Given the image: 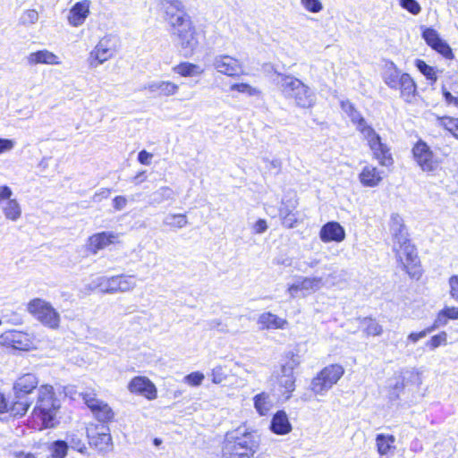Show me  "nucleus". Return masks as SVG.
<instances>
[{
  "mask_svg": "<svg viewBox=\"0 0 458 458\" xmlns=\"http://www.w3.org/2000/svg\"><path fill=\"white\" fill-rule=\"evenodd\" d=\"M273 406V402L267 393L262 392L254 397V407L261 416L267 414Z\"/></svg>",
  "mask_w": 458,
  "mask_h": 458,
  "instance_id": "obj_35",
  "label": "nucleus"
},
{
  "mask_svg": "<svg viewBox=\"0 0 458 458\" xmlns=\"http://www.w3.org/2000/svg\"><path fill=\"white\" fill-rule=\"evenodd\" d=\"M437 124L453 133H458V118L444 116L437 117Z\"/></svg>",
  "mask_w": 458,
  "mask_h": 458,
  "instance_id": "obj_41",
  "label": "nucleus"
},
{
  "mask_svg": "<svg viewBox=\"0 0 458 458\" xmlns=\"http://www.w3.org/2000/svg\"><path fill=\"white\" fill-rule=\"evenodd\" d=\"M89 444L102 452H106L112 447V437L109 428L102 427L101 431H98L95 435H89Z\"/></svg>",
  "mask_w": 458,
  "mask_h": 458,
  "instance_id": "obj_24",
  "label": "nucleus"
},
{
  "mask_svg": "<svg viewBox=\"0 0 458 458\" xmlns=\"http://www.w3.org/2000/svg\"><path fill=\"white\" fill-rule=\"evenodd\" d=\"M267 229V224L265 219H259L252 226L254 233H263Z\"/></svg>",
  "mask_w": 458,
  "mask_h": 458,
  "instance_id": "obj_62",
  "label": "nucleus"
},
{
  "mask_svg": "<svg viewBox=\"0 0 458 458\" xmlns=\"http://www.w3.org/2000/svg\"><path fill=\"white\" fill-rule=\"evenodd\" d=\"M60 408L58 399L55 397L54 388L50 385H42L38 389V398L33 409V416L41 420L45 428L54 427L56 412Z\"/></svg>",
  "mask_w": 458,
  "mask_h": 458,
  "instance_id": "obj_5",
  "label": "nucleus"
},
{
  "mask_svg": "<svg viewBox=\"0 0 458 458\" xmlns=\"http://www.w3.org/2000/svg\"><path fill=\"white\" fill-rule=\"evenodd\" d=\"M300 357L298 355L292 354L288 360L282 365L281 372L293 374L294 369L300 365Z\"/></svg>",
  "mask_w": 458,
  "mask_h": 458,
  "instance_id": "obj_46",
  "label": "nucleus"
},
{
  "mask_svg": "<svg viewBox=\"0 0 458 458\" xmlns=\"http://www.w3.org/2000/svg\"><path fill=\"white\" fill-rule=\"evenodd\" d=\"M82 398L98 421L107 422L113 420L114 411L106 403L97 399L95 395L90 394H84Z\"/></svg>",
  "mask_w": 458,
  "mask_h": 458,
  "instance_id": "obj_13",
  "label": "nucleus"
},
{
  "mask_svg": "<svg viewBox=\"0 0 458 458\" xmlns=\"http://www.w3.org/2000/svg\"><path fill=\"white\" fill-rule=\"evenodd\" d=\"M398 89L401 98L407 103H411L416 96L417 87L414 81L408 73H404L401 79Z\"/></svg>",
  "mask_w": 458,
  "mask_h": 458,
  "instance_id": "obj_29",
  "label": "nucleus"
},
{
  "mask_svg": "<svg viewBox=\"0 0 458 458\" xmlns=\"http://www.w3.org/2000/svg\"><path fill=\"white\" fill-rule=\"evenodd\" d=\"M450 296L453 299H458V275L452 276L449 278Z\"/></svg>",
  "mask_w": 458,
  "mask_h": 458,
  "instance_id": "obj_55",
  "label": "nucleus"
},
{
  "mask_svg": "<svg viewBox=\"0 0 458 458\" xmlns=\"http://www.w3.org/2000/svg\"><path fill=\"white\" fill-rule=\"evenodd\" d=\"M118 239V234L113 232H102L91 235L88 240V249L90 252L96 254L98 250H103Z\"/></svg>",
  "mask_w": 458,
  "mask_h": 458,
  "instance_id": "obj_20",
  "label": "nucleus"
},
{
  "mask_svg": "<svg viewBox=\"0 0 458 458\" xmlns=\"http://www.w3.org/2000/svg\"><path fill=\"white\" fill-rule=\"evenodd\" d=\"M163 224L172 228L181 229L187 225L188 219L184 214H168L164 218Z\"/></svg>",
  "mask_w": 458,
  "mask_h": 458,
  "instance_id": "obj_38",
  "label": "nucleus"
},
{
  "mask_svg": "<svg viewBox=\"0 0 458 458\" xmlns=\"http://www.w3.org/2000/svg\"><path fill=\"white\" fill-rule=\"evenodd\" d=\"M140 90H147L157 97H171L179 90V86L169 81H152L144 84Z\"/></svg>",
  "mask_w": 458,
  "mask_h": 458,
  "instance_id": "obj_17",
  "label": "nucleus"
},
{
  "mask_svg": "<svg viewBox=\"0 0 458 458\" xmlns=\"http://www.w3.org/2000/svg\"><path fill=\"white\" fill-rule=\"evenodd\" d=\"M175 193L174 190L168 186H162L155 191L149 199V205L156 206L165 201H174Z\"/></svg>",
  "mask_w": 458,
  "mask_h": 458,
  "instance_id": "obj_33",
  "label": "nucleus"
},
{
  "mask_svg": "<svg viewBox=\"0 0 458 458\" xmlns=\"http://www.w3.org/2000/svg\"><path fill=\"white\" fill-rule=\"evenodd\" d=\"M429 333H431V332H430V329H428V327L419 333H411L408 335V341H411V343L415 344L419 340L424 338Z\"/></svg>",
  "mask_w": 458,
  "mask_h": 458,
  "instance_id": "obj_61",
  "label": "nucleus"
},
{
  "mask_svg": "<svg viewBox=\"0 0 458 458\" xmlns=\"http://www.w3.org/2000/svg\"><path fill=\"white\" fill-rule=\"evenodd\" d=\"M167 21L172 29L176 47L188 57L193 55L199 46L195 27L191 17L185 13L182 3L179 0H162Z\"/></svg>",
  "mask_w": 458,
  "mask_h": 458,
  "instance_id": "obj_1",
  "label": "nucleus"
},
{
  "mask_svg": "<svg viewBox=\"0 0 458 458\" xmlns=\"http://www.w3.org/2000/svg\"><path fill=\"white\" fill-rule=\"evenodd\" d=\"M128 390L133 394L144 396L148 400L157 398L155 385L146 377H134L128 384Z\"/></svg>",
  "mask_w": 458,
  "mask_h": 458,
  "instance_id": "obj_14",
  "label": "nucleus"
},
{
  "mask_svg": "<svg viewBox=\"0 0 458 458\" xmlns=\"http://www.w3.org/2000/svg\"><path fill=\"white\" fill-rule=\"evenodd\" d=\"M153 155L146 150H141L138 154V161L142 164L148 165H150V160L152 158Z\"/></svg>",
  "mask_w": 458,
  "mask_h": 458,
  "instance_id": "obj_63",
  "label": "nucleus"
},
{
  "mask_svg": "<svg viewBox=\"0 0 458 458\" xmlns=\"http://www.w3.org/2000/svg\"><path fill=\"white\" fill-rule=\"evenodd\" d=\"M286 98L293 99L296 106L310 108L316 102L314 92L301 80L282 73H277L275 80Z\"/></svg>",
  "mask_w": 458,
  "mask_h": 458,
  "instance_id": "obj_4",
  "label": "nucleus"
},
{
  "mask_svg": "<svg viewBox=\"0 0 458 458\" xmlns=\"http://www.w3.org/2000/svg\"><path fill=\"white\" fill-rule=\"evenodd\" d=\"M443 96L448 105L458 106V98L454 97L446 89L443 88Z\"/></svg>",
  "mask_w": 458,
  "mask_h": 458,
  "instance_id": "obj_64",
  "label": "nucleus"
},
{
  "mask_svg": "<svg viewBox=\"0 0 458 458\" xmlns=\"http://www.w3.org/2000/svg\"><path fill=\"white\" fill-rule=\"evenodd\" d=\"M230 91H236L248 97H259L261 94V91L258 88L244 82L232 84L230 86Z\"/></svg>",
  "mask_w": 458,
  "mask_h": 458,
  "instance_id": "obj_39",
  "label": "nucleus"
},
{
  "mask_svg": "<svg viewBox=\"0 0 458 458\" xmlns=\"http://www.w3.org/2000/svg\"><path fill=\"white\" fill-rule=\"evenodd\" d=\"M38 20V13L34 9L24 11L20 17V23L25 26L34 24Z\"/></svg>",
  "mask_w": 458,
  "mask_h": 458,
  "instance_id": "obj_44",
  "label": "nucleus"
},
{
  "mask_svg": "<svg viewBox=\"0 0 458 458\" xmlns=\"http://www.w3.org/2000/svg\"><path fill=\"white\" fill-rule=\"evenodd\" d=\"M15 142L13 140L0 138V154L12 150Z\"/></svg>",
  "mask_w": 458,
  "mask_h": 458,
  "instance_id": "obj_59",
  "label": "nucleus"
},
{
  "mask_svg": "<svg viewBox=\"0 0 458 458\" xmlns=\"http://www.w3.org/2000/svg\"><path fill=\"white\" fill-rule=\"evenodd\" d=\"M389 230L392 235L393 250L397 261L411 277L419 276L418 265L420 260L415 248L409 239L403 219L400 215H391Z\"/></svg>",
  "mask_w": 458,
  "mask_h": 458,
  "instance_id": "obj_2",
  "label": "nucleus"
},
{
  "mask_svg": "<svg viewBox=\"0 0 458 458\" xmlns=\"http://www.w3.org/2000/svg\"><path fill=\"white\" fill-rule=\"evenodd\" d=\"M257 431L239 427L226 433L222 447L223 458H252L259 447Z\"/></svg>",
  "mask_w": 458,
  "mask_h": 458,
  "instance_id": "obj_3",
  "label": "nucleus"
},
{
  "mask_svg": "<svg viewBox=\"0 0 458 458\" xmlns=\"http://www.w3.org/2000/svg\"><path fill=\"white\" fill-rule=\"evenodd\" d=\"M127 205V199L124 196H116L113 199V208L117 210H123Z\"/></svg>",
  "mask_w": 458,
  "mask_h": 458,
  "instance_id": "obj_60",
  "label": "nucleus"
},
{
  "mask_svg": "<svg viewBox=\"0 0 458 458\" xmlns=\"http://www.w3.org/2000/svg\"><path fill=\"white\" fill-rule=\"evenodd\" d=\"M412 155L420 168L428 174H434L438 170L442 160L432 151L429 146L420 140L412 148Z\"/></svg>",
  "mask_w": 458,
  "mask_h": 458,
  "instance_id": "obj_9",
  "label": "nucleus"
},
{
  "mask_svg": "<svg viewBox=\"0 0 458 458\" xmlns=\"http://www.w3.org/2000/svg\"><path fill=\"white\" fill-rule=\"evenodd\" d=\"M13 196V191L9 186L4 185L0 186V204L13 199L11 197Z\"/></svg>",
  "mask_w": 458,
  "mask_h": 458,
  "instance_id": "obj_57",
  "label": "nucleus"
},
{
  "mask_svg": "<svg viewBox=\"0 0 458 458\" xmlns=\"http://www.w3.org/2000/svg\"><path fill=\"white\" fill-rule=\"evenodd\" d=\"M344 373L339 364L325 367L311 381L310 390L317 395H325Z\"/></svg>",
  "mask_w": 458,
  "mask_h": 458,
  "instance_id": "obj_8",
  "label": "nucleus"
},
{
  "mask_svg": "<svg viewBox=\"0 0 458 458\" xmlns=\"http://www.w3.org/2000/svg\"><path fill=\"white\" fill-rule=\"evenodd\" d=\"M173 72L182 77H197L204 73V69L199 64L182 62L174 66Z\"/></svg>",
  "mask_w": 458,
  "mask_h": 458,
  "instance_id": "obj_32",
  "label": "nucleus"
},
{
  "mask_svg": "<svg viewBox=\"0 0 458 458\" xmlns=\"http://www.w3.org/2000/svg\"><path fill=\"white\" fill-rule=\"evenodd\" d=\"M89 7L90 2L88 0L76 3L69 11V24L72 27L82 25L89 14Z\"/></svg>",
  "mask_w": 458,
  "mask_h": 458,
  "instance_id": "obj_21",
  "label": "nucleus"
},
{
  "mask_svg": "<svg viewBox=\"0 0 458 458\" xmlns=\"http://www.w3.org/2000/svg\"><path fill=\"white\" fill-rule=\"evenodd\" d=\"M447 344V334L445 332H441L438 335H436L430 338V340L426 344L431 350H435L440 345H445Z\"/></svg>",
  "mask_w": 458,
  "mask_h": 458,
  "instance_id": "obj_48",
  "label": "nucleus"
},
{
  "mask_svg": "<svg viewBox=\"0 0 458 458\" xmlns=\"http://www.w3.org/2000/svg\"><path fill=\"white\" fill-rule=\"evenodd\" d=\"M301 5L310 13H318L323 9L320 0H301Z\"/></svg>",
  "mask_w": 458,
  "mask_h": 458,
  "instance_id": "obj_51",
  "label": "nucleus"
},
{
  "mask_svg": "<svg viewBox=\"0 0 458 458\" xmlns=\"http://www.w3.org/2000/svg\"><path fill=\"white\" fill-rule=\"evenodd\" d=\"M395 437L393 435L378 434L376 437V445L381 458H388L395 449Z\"/></svg>",
  "mask_w": 458,
  "mask_h": 458,
  "instance_id": "obj_28",
  "label": "nucleus"
},
{
  "mask_svg": "<svg viewBox=\"0 0 458 458\" xmlns=\"http://www.w3.org/2000/svg\"><path fill=\"white\" fill-rule=\"evenodd\" d=\"M38 379L35 374L27 373L19 377L13 386L16 398H26L37 388Z\"/></svg>",
  "mask_w": 458,
  "mask_h": 458,
  "instance_id": "obj_16",
  "label": "nucleus"
},
{
  "mask_svg": "<svg viewBox=\"0 0 458 458\" xmlns=\"http://www.w3.org/2000/svg\"><path fill=\"white\" fill-rule=\"evenodd\" d=\"M423 38L428 46L441 54L445 58H453V52L448 44L444 41L434 29H426L422 34Z\"/></svg>",
  "mask_w": 458,
  "mask_h": 458,
  "instance_id": "obj_18",
  "label": "nucleus"
},
{
  "mask_svg": "<svg viewBox=\"0 0 458 458\" xmlns=\"http://www.w3.org/2000/svg\"><path fill=\"white\" fill-rule=\"evenodd\" d=\"M369 147L373 153V157L378 160L381 165L389 166L393 164L390 150L388 147L382 142L381 138L369 144Z\"/></svg>",
  "mask_w": 458,
  "mask_h": 458,
  "instance_id": "obj_23",
  "label": "nucleus"
},
{
  "mask_svg": "<svg viewBox=\"0 0 458 458\" xmlns=\"http://www.w3.org/2000/svg\"><path fill=\"white\" fill-rule=\"evenodd\" d=\"M204 378L205 376L203 373L195 371L184 377L183 381L191 386H199L202 384Z\"/></svg>",
  "mask_w": 458,
  "mask_h": 458,
  "instance_id": "obj_49",
  "label": "nucleus"
},
{
  "mask_svg": "<svg viewBox=\"0 0 458 458\" xmlns=\"http://www.w3.org/2000/svg\"><path fill=\"white\" fill-rule=\"evenodd\" d=\"M4 217L12 222L18 221L21 216V207L16 199L0 204Z\"/></svg>",
  "mask_w": 458,
  "mask_h": 458,
  "instance_id": "obj_31",
  "label": "nucleus"
},
{
  "mask_svg": "<svg viewBox=\"0 0 458 458\" xmlns=\"http://www.w3.org/2000/svg\"><path fill=\"white\" fill-rule=\"evenodd\" d=\"M212 66L217 73L227 77H239L244 73V66L241 60L225 54L213 57Z\"/></svg>",
  "mask_w": 458,
  "mask_h": 458,
  "instance_id": "obj_11",
  "label": "nucleus"
},
{
  "mask_svg": "<svg viewBox=\"0 0 458 458\" xmlns=\"http://www.w3.org/2000/svg\"><path fill=\"white\" fill-rule=\"evenodd\" d=\"M448 320L449 319H448L445 310H442L437 313V316L433 325L428 328L430 329V332H433L437 328L445 326L447 324Z\"/></svg>",
  "mask_w": 458,
  "mask_h": 458,
  "instance_id": "obj_52",
  "label": "nucleus"
},
{
  "mask_svg": "<svg viewBox=\"0 0 458 458\" xmlns=\"http://www.w3.org/2000/svg\"><path fill=\"white\" fill-rule=\"evenodd\" d=\"M116 52V45L114 37L106 35L100 38L88 56L89 67L97 68L98 65L111 59Z\"/></svg>",
  "mask_w": 458,
  "mask_h": 458,
  "instance_id": "obj_10",
  "label": "nucleus"
},
{
  "mask_svg": "<svg viewBox=\"0 0 458 458\" xmlns=\"http://www.w3.org/2000/svg\"><path fill=\"white\" fill-rule=\"evenodd\" d=\"M69 445L72 449H75L81 453L86 450V446L81 439L76 436H72L69 439Z\"/></svg>",
  "mask_w": 458,
  "mask_h": 458,
  "instance_id": "obj_56",
  "label": "nucleus"
},
{
  "mask_svg": "<svg viewBox=\"0 0 458 458\" xmlns=\"http://www.w3.org/2000/svg\"><path fill=\"white\" fill-rule=\"evenodd\" d=\"M367 335L378 336L383 333V327L375 319L365 318L361 321Z\"/></svg>",
  "mask_w": 458,
  "mask_h": 458,
  "instance_id": "obj_40",
  "label": "nucleus"
},
{
  "mask_svg": "<svg viewBox=\"0 0 458 458\" xmlns=\"http://www.w3.org/2000/svg\"><path fill=\"white\" fill-rule=\"evenodd\" d=\"M416 67L428 80L433 81H437V78L435 69L432 66L428 65L424 61L416 60Z\"/></svg>",
  "mask_w": 458,
  "mask_h": 458,
  "instance_id": "obj_43",
  "label": "nucleus"
},
{
  "mask_svg": "<svg viewBox=\"0 0 458 458\" xmlns=\"http://www.w3.org/2000/svg\"><path fill=\"white\" fill-rule=\"evenodd\" d=\"M32 401L26 398H16L13 397L11 404L9 405L8 411H10L13 416H23L29 408L30 407Z\"/></svg>",
  "mask_w": 458,
  "mask_h": 458,
  "instance_id": "obj_36",
  "label": "nucleus"
},
{
  "mask_svg": "<svg viewBox=\"0 0 458 458\" xmlns=\"http://www.w3.org/2000/svg\"><path fill=\"white\" fill-rule=\"evenodd\" d=\"M27 310L44 327L52 330H57L60 327V313L46 300L32 299L27 305Z\"/></svg>",
  "mask_w": 458,
  "mask_h": 458,
  "instance_id": "obj_7",
  "label": "nucleus"
},
{
  "mask_svg": "<svg viewBox=\"0 0 458 458\" xmlns=\"http://www.w3.org/2000/svg\"><path fill=\"white\" fill-rule=\"evenodd\" d=\"M211 380L214 384H220L227 377L225 367L218 365L212 369L210 373Z\"/></svg>",
  "mask_w": 458,
  "mask_h": 458,
  "instance_id": "obj_47",
  "label": "nucleus"
},
{
  "mask_svg": "<svg viewBox=\"0 0 458 458\" xmlns=\"http://www.w3.org/2000/svg\"><path fill=\"white\" fill-rule=\"evenodd\" d=\"M357 131H359L362 134L364 140H367L368 145L380 138V136L376 132V131L367 123L363 124L361 127H360Z\"/></svg>",
  "mask_w": 458,
  "mask_h": 458,
  "instance_id": "obj_45",
  "label": "nucleus"
},
{
  "mask_svg": "<svg viewBox=\"0 0 458 458\" xmlns=\"http://www.w3.org/2000/svg\"><path fill=\"white\" fill-rule=\"evenodd\" d=\"M403 74L394 63H390L386 66L383 80L389 88L397 89Z\"/></svg>",
  "mask_w": 458,
  "mask_h": 458,
  "instance_id": "obj_30",
  "label": "nucleus"
},
{
  "mask_svg": "<svg viewBox=\"0 0 458 458\" xmlns=\"http://www.w3.org/2000/svg\"><path fill=\"white\" fill-rule=\"evenodd\" d=\"M341 107L344 110V112L349 116L352 123L356 126L357 130L367 123L364 117L361 115V114L355 108L353 104L351 103L350 101H342Z\"/></svg>",
  "mask_w": 458,
  "mask_h": 458,
  "instance_id": "obj_34",
  "label": "nucleus"
},
{
  "mask_svg": "<svg viewBox=\"0 0 458 458\" xmlns=\"http://www.w3.org/2000/svg\"><path fill=\"white\" fill-rule=\"evenodd\" d=\"M400 5L414 15L419 14L421 11V7L416 0H400Z\"/></svg>",
  "mask_w": 458,
  "mask_h": 458,
  "instance_id": "obj_50",
  "label": "nucleus"
},
{
  "mask_svg": "<svg viewBox=\"0 0 458 458\" xmlns=\"http://www.w3.org/2000/svg\"><path fill=\"white\" fill-rule=\"evenodd\" d=\"M320 263V259L317 258H309L307 260L297 266V269L301 272H307L309 268H315Z\"/></svg>",
  "mask_w": 458,
  "mask_h": 458,
  "instance_id": "obj_54",
  "label": "nucleus"
},
{
  "mask_svg": "<svg viewBox=\"0 0 458 458\" xmlns=\"http://www.w3.org/2000/svg\"><path fill=\"white\" fill-rule=\"evenodd\" d=\"M111 190L107 188H102L98 191L95 192L92 196V201L100 202L104 199H107L110 196Z\"/></svg>",
  "mask_w": 458,
  "mask_h": 458,
  "instance_id": "obj_58",
  "label": "nucleus"
},
{
  "mask_svg": "<svg viewBox=\"0 0 458 458\" xmlns=\"http://www.w3.org/2000/svg\"><path fill=\"white\" fill-rule=\"evenodd\" d=\"M326 284L322 276H304L288 287L291 298L306 297L318 292Z\"/></svg>",
  "mask_w": 458,
  "mask_h": 458,
  "instance_id": "obj_12",
  "label": "nucleus"
},
{
  "mask_svg": "<svg viewBox=\"0 0 458 458\" xmlns=\"http://www.w3.org/2000/svg\"><path fill=\"white\" fill-rule=\"evenodd\" d=\"M258 325L260 329H284L288 326V321L285 318L272 312H264L258 318Z\"/></svg>",
  "mask_w": 458,
  "mask_h": 458,
  "instance_id": "obj_22",
  "label": "nucleus"
},
{
  "mask_svg": "<svg viewBox=\"0 0 458 458\" xmlns=\"http://www.w3.org/2000/svg\"><path fill=\"white\" fill-rule=\"evenodd\" d=\"M68 444L65 441H55L51 446V455L53 458H64L67 454Z\"/></svg>",
  "mask_w": 458,
  "mask_h": 458,
  "instance_id": "obj_42",
  "label": "nucleus"
},
{
  "mask_svg": "<svg viewBox=\"0 0 458 458\" xmlns=\"http://www.w3.org/2000/svg\"><path fill=\"white\" fill-rule=\"evenodd\" d=\"M0 338L4 344L21 351H28L34 345L33 337L22 331L11 330L3 334Z\"/></svg>",
  "mask_w": 458,
  "mask_h": 458,
  "instance_id": "obj_15",
  "label": "nucleus"
},
{
  "mask_svg": "<svg viewBox=\"0 0 458 458\" xmlns=\"http://www.w3.org/2000/svg\"><path fill=\"white\" fill-rule=\"evenodd\" d=\"M135 287V276L131 275H118L111 277L99 276L87 285L89 291L99 289L105 293L130 292Z\"/></svg>",
  "mask_w": 458,
  "mask_h": 458,
  "instance_id": "obj_6",
  "label": "nucleus"
},
{
  "mask_svg": "<svg viewBox=\"0 0 458 458\" xmlns=\"http://www.w3.org/2000/svg\"><path fill=\"white\" fill-rule=\"evenodd\" d=\"M278 383L280 387L284 388L283 394L285 395V399H289L292 395V393L295 389V377L292 373H283L278 379Z\"/></svg>",
  "mask_w": 458,
  "mask_h": 458,
  "instance_id": "obj_37",
  "label": "nucleus"
},
{
  "mask_svg": "<svg viewBox=\"0 0 458 458\" xmlns=\"http://www.w3.org/2000/svg\"><path fill=\"white\" fill-rule=\"evenodd\" d=\"M28 64H60L59 57L49 50L44 49L30 53L27 56Z\"/></svg>",
  "mask_w": 458,
  "mask_h": 458,
  "instance_id": "obj_25",
  "label": "nucleus"
},
{
  "mask_svg": "<svg viewBox=\"0 0 458 458\" xmlns=\"http://www.w3.org/2000/svg\"><path fill=\"white\" fill-rule=\"evenodd\" d=\"M270 429L277 435H285L292 430V425L285 411H278L273 416Z\"/></svg>",
  "mask_w": 458,
  "mask_h": 458,
  "instance_id": "obj_27",
  "label": "nucleus"
},
{
  "mask_svg": "<svg viewBox=\"0 0 458 458\" xmlns=\"http://www.w3.org/2000/svg\"><path fill=\"white\" fill-rule=\"evenodd\" d=\"M360 183L365 187H376L382 181L381 172L377 167L367 165L359 174Z\"/></svg>",
  "mask_w": 458,
  "mask_h": 458,
  "instance_id": "obj_26",
  "label": "nucleus"
},
{
  "mask_svg": "<svg viewBox=\"0 0 458 458\" xmlns=\"http://www.w3.org/2000/svg\"><path fill=\"white\" fill-rule=\"evenodd\" d=\"M262 162L265 164V168L270 172L277 174L281 170L282 162L279 159L269 160L267 157H263Z\"/></svg>",
  "mask_w": 458,
  "mask_h": 458,
  "instance_id": "obj_53",
  "label": "nucleus"
},
{
  "mask_svg": "<svg viewBox=\"0 0 458 458\" xmlns=\"http://www.w3.org/2000/svg\"><path fill=\"white\" fill-rule=\"evenodd\" d=\"M319 238L325 243L331 242H341L345 239V230L337 222H327L320 229Z\"/></svg>",
  "mask_w": 458,
  "mask_h": 458,
  "instance_id": "obj_19",
  "label": "nucleus"
}]
</instances>
